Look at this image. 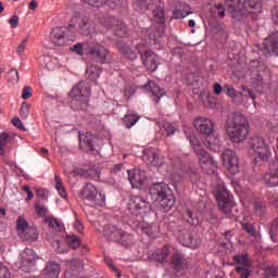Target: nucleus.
Segmentation results:
<instances>
[{
  "instance_id": "obj_34",
  "label": "nucleus",
  "mask_w": 278,
  "mask_h": 278,
  "mask_svg": "<svg viewBox=\"0 0 278 278\" xmlns=\"http://www.w3.org/2000/svg\"><path fill=\"white\" fill-rule=\"evenodd\" d=\"M170 262L174 270H176V273H179L181 268H184V254L175 252L172 256Z\"/></svg>"
},
{
  "instance_id": "obj_19",
  "label": "nucleus",
  "mask_w": 278,
  "mask_h": 278,
  "mask_svg": "<svg viewBox=\"0 0 278 278\" xmlns=\"http://www.w3.org/2000/svg\"><path fill=\"white\" fill-rule=\"evenodd\" d=\"M84 270V261L79 258L70 260L66 263L65 278H76Z\"/></svg>"
},
{
  "instance_id": "obj_28",
  "label": "nucleus",
  "mask_w": 278,
  "mask_h": 278,
  "mask_svg": "<svg viewBox=\"0 0 278 278\" xmlns=\"http://www.w3.org/2000/svg\"><path fill=\"white\" fill-rule=\"evenodd\" d=\"M60 273H62V268L60 267V264L53 261L48 262L46 264L45 269L42 270V275L49 278H58L60 277Z\"/></svg>"
},
{
  "instance_id": "obj_35",
  "label": "nucleus",
  "mask_w": 278,
  "mask_h": 278,
  "mask_svg": "<svg viewBox=\"0 0 278 278\" xmlns=\"http://www.w3.org/2000/svg\"><path fill=\"white\" fill-rule=\"evenodd\" d=\"M83 176L84 177H91V179H99L101 177V172L97 166H85L83 169Z\"/></svg>"
},
{
  "instance_id": "obj_14",
  "label": "nucleus",
  "mask_w": 278,
  "mask_h": 278,
  "mask_svg": "<svg viewBox=\"0 0 278 278\" xmlns=\"http://www.w3.org/2000/svg\"><path fill=\"white\" fill-rule=\"evenodd\" d=\"M140 47H142L141 43H138L136 46V49H132L131 46L125 43V42H118L117 49L124 60H128V62H136L138 60V53L142 55V52L139 51Z\"/></svg>"
},
{
  "instance_id": "obj_1",
  "label": "nucleus",
  "mask_w": 278,
  "mask_h": 278,
  "mask_svg": "<svg viewBox=\"0 0 278 278\" xmlns=\"http://www.w3.org/2000/svg\"><path fill=\"white\" fill-rule=\"evenodd\" d=\"M226 132L230 142H244L249 138V121L242 114H233L227 123Z\"/></svg>"
},
{
  "instance_id": "obj_18",
  "label": "nucleus",
  "mask_w": 278,
  "mask_h": 278,
  "mask_svg": "<svg viewBox=\"0 0 278 278\" xmlns=\"http://www.w3.org/2000/svg\"><path fill=\"white\" fill-rule=\"evenodd\" d=\"M141 61L143 66H146V68H148V71L151 73L157 71V66H160L157 54L151 50H147L143 54H141Z\"/></svg>"
},
{
  "instance_id": "obj_56",
  "label": "nucleus",
  "mask_w": 278,
  "mask_h": 278,
  "mask_svg": "<svg viewBox=\"0 0 278 278\" xmlns=\"http://www.w3.org/2000/svg\"><path fill=\"white\" fill-rule=\"evenodd\" d=\"M34 94V90L29 86H25L22 91V99L27 100Z\"/></svg>"
},
{
  "instance_id": "obj_53",
  "label": "nucleus",
  "mask_w": 278,
  "mask_h": 278,
  "mask_svg": "<svg viewBox=\"0 0 278 278\" xmlns=\"http://www.w3.org/2000/svg\"><path fill=\"white\" fill-rule=\"evenodd\" d=\"M20 116H22V118H27V116H29V104L26 102H23L21 105Z\"/></svg>"
},
{
  "instance_id": "obj_9",
  "label": "nucleus",
  "mask_w": 278,
  "mask_h": 278,
  "mask_svg": "<svg viewBox=\"0 0 278 278\" xmlns=\"http://www.w3.org/2000/svg\"><path fill=\"white\" fill-rule=\"evenodd\" d=\"M130 210H135L137 222L142 223L147 214H151V203L142 195H134L129 202Z\"/></svg>"
},
{
  "instance_id": "obj_54",
  "label": "nucleus",
  "mask_w": 278,
  "mask_h": 278,
  "mask_svg": "<svg viewBox=\"0 0 278 278\" xmlns=\"http://www.w3.org/2000/svg\"><path fill=\"white\" fill-rule=\"evenodd\" d=\"M65 242H67V244H81L79 237L75 235H67L65 238Z\"/></svg>"
},
{
  "instance_id": "obj_32",
  "label": "nucleus",
  "mask_w": 278,
  "mask_h": 278,
  "mask_svg": "<svg viewBox=\"0 0 278 278\" xmlns=\"http://www.w3.org/2000/svg\"><path fill=\"white\" fill-rule=\"evenodd\" d=\"M45 223L48 225V227H50V229H53V231H64V224L55 217H46Z\"/></svg>"
},
{
  "instance_id": "obj_12",
  "label": "nucleus",
  "mask_w": 278,
  "mask_h": 278,
  "mask_svg": "<svg viewBox=\"0 0 278 278\" xmlns=\"http://www.w3.org/2000/svg\"><path fill=\"white\" fill-rule=\"evenodd\" d=\"M233 261L241 266L236 267V273L240 278L251 277V270L253 261L250 260L249 254H237L233 256Z\"/></svg>"
},
{
  "instance_id": "obj_4",
  "label": "nucleus",
  "mask_w": 278,
  "mask_h": 278,
  "mask_svg": "<svg viewBox=\"0 0 278 278\" xmlns=\"http://www.w3.org/2000/svg\"><path fill=\"white\" fill-rule=\"evenodd\" d=\"M193 125L201 138L205 139L206 147L214 150V146L219 142L218 138H216V126L214 121L207 117H197L193 121Z\"/></svg>"
},
{
  "instance_id": "obj_16",
  "label": "nucleus",
  "mask_w": 278,
  "mask_h": 278,
  "mask_svg": "<svg viewBox=\"0 0 278 278\" xmlns=\"http://www.w3.org/2000/svg\"><path fill=\"white\" fill-rule=\"evenodd\" d=\"M68 28L64 26L54 27L51 33V41L53 42V45H55L56 47H64L68 45V40H71V38H68V35L66 34Z\"/></svg>"
},
{
  "instance_id": "obj_60",
  "label": "nucleus",
  "mask_w": 278,
  "mask_h": 278,
  "mask_svg": "<svg viewBox=\"0 0 278 278\" xmlns=\"http://www.w3.org/2000/svg\"><path fill=\"white\" fill-rule=\"evenodd\" d=\"M101 24L106 27V29H112L114 27V18L106 17L101 21Z\"/></svg>"
},
{
  "instance_id": "obj_47",
  "label": "nucleus",
  "mask_w": 278,
  "mask_h": 278,
  "mask_svg": "<svg viewBox=\"0 0 278 278\" xmlns=\"http://www.w3.org/2000/svg\"><path fill=\"white\" fill-rule=\"evenodd\" d=\"M18 79H21V76L18 75V70L12 68L11 71H9L10 84H18Z\"/></svg>"
},
{
  "instance_id": "obj_11",
  "label": "nucleus",
  "mask_w": 278,
  "mask_h": 278,
  "mask_svg": "<svg viewBox=\"0 0 278 278\" xmlns=\"http://www.w3.org/2000/svg\"><path fill=\"white\" fill-rule=\"evenodd\" d=\"M224 166L229 170L230 175H236L239 172L240 161L238 154L231 149H226L222 153Z\"/></svg>"
},
{
  "instance_id": "obj_20",
  "label": "nucleus",
  "mask_w": 278,
  "mask_h": 278,
  "mask_svg": "<svg viewBox=\"0 0 278 278\" xmlns=\"http://www.w3.org/2000/svg\"><path fill=\"white\" fill-rule=\"evenodd\" d=\"M168 192H170V188L164 182H154L150 187V197L155 203H157L160 199H163Z\"/></svg>"
},
{
  "instance_id": "obj_63",
  "label": "nucleus",
  "mask_w": 278,
  "mask_h": 278,
  "mask_svg": "<svg viewBox=\"0 0 278 278\" xmlns=\"http://www.w3.org/2000/svg\"><path fill=\"white\" fill-rule=\"evenodd\" d=\"M35 210H36V213L39 215V216H46L47 214V207L40 205V204H36L35 205Z\"/></svg>"
},
{
  "instance_id": "obj_40",
  "label": "nucleus",
  "mask_w": 278,
  "mask_h": 278,
  "mask_svg": "<svg viewBox=\"0 0 278 278\" xmlns=\"http://www.w3.org/2000/svg\"><path fill=\"white\" fill-rule=\"evenodd\" d=\"M101 67L97 66V65H90L87 68V75L89 78L92 79V81H97L98 77H101Z\"/></svg>"
},
{
  "instance_id": "obj_21",
  "label": "nucleus",
  "mask_w": 278,
  "mask_h": 278,
  "mask_svg": "<svg viewBox=\"0 0 278 278\" xmlns=\"http://www.w3.org/2000/svg\"><path fill=\"white\" fill-rule=\"evenodd\" d=\"M128 179L132 188H142L147 181V174L140 169H128Z\"/></svg>"
},
{
  "instance_id": "obj_17",
  "label": "nucleus",
  "mask_w": 278,
  "mask_h": 278,
  "mask_svg": "<svg viewBox=\"0 0 278 278\" xmlns=\"http://www.w3.org/2000/svg\"><path fill=\"white\" fill-rule=\"evenodd\" d=\"M262 181L268 188L278 186V161L269 166V170L263 175Z\"/></svg>"
},
{
  "instance_id": "obj_26",
  "label": "nucleus",
  "mask_w": 278,
  "mask_h": 278,
  "mask_svg": "<svg viewBox=\"0 0 278 278\" xmlns=\"http://www.w3.org/2000/svg\"><path fill=\"white\" fill-rule=\"evenodd\" d=\"M79 134V147L86 153H92L94 151L93 137L91 132H78Z\"/></svg>"
},
{
  "instance_id": "obj_22",
  "label": "nucleus",
  "mask_w": 278,
  "mask_h": 278,
  "mask_svg": "<svg viewBox=\"0 0 278 278\" xmlns=\"http://www.w3.org/2000/svg\"><path fill=\"white\" fill-rule=\"evenodd\" d=\"M264 49L267 55L275 53L278 55V33L271 31L264 41Z\"/></svg>"
},
{
  "instance_id": "obj_39",
  "label": "nucleus",
  "mask_w": 278,
  "mask_h": 278,
  "mask_svg": "<svg viewBox=\"0 0 278 278\" xmlns=\"http://www.w3.org/2000/svg\"><path fill=\"white\" fill-rule=\"evenodd\" d=\"M139 121L140 116L136 114H126L123 119L127 129H131V127H134V125H136Z\"/></svg>"
},
{
  "instance_id": "obj_44",
  "label": "nucleus",
  "mask_w": 278,
  "mask_h": 278,
  "mask_svg": "<svg viewBox=\"0 0 278 278\" xmlns=\"http://www.w3.org/2000/svg\"><path fill=\"white\" fill-rule=\"evenodd\" d=\"M242 229L247 231L250 236H253L256 238V240H260V236L257 235V230H255V227H253L250 223L242 222L241 223Z\"/></svg>"
},
{
  "instance_id": "obj_27",
  "label": "nucleus",
  "mask_w": 278,
  "mask_h": 278,
  "mask_svg": "<svg viewBox=\"0 0 278 278\" xmlns=\"http://www.w3.org/2000/svg\"><path fill=\"white\" fill-rule=\"evenodd\" d=\"M270 76V72L264 67L263 70H258L253 77L252 86L254 88H265L266 79Z\"/></svg>"
},
{
  "instance_id": "obj_38",
  "label": "nucleus",
  "mask_w": 278,
  "mask_h": 278,
  "mask_svg": "<svg viewBox=\"0 0 278 278\" xmlns=\"http://www.w3.org/2000/svg\"><path fill=\"white\" fill-rule=\"evenodd\" d=\"M34 266H36V263H31L25 258H21V262L17 263V268L18 270H22V273H31Z\"/></svg>"
},
{
  "instance_id": "obj_6",
  "label": "nucleus",
  "mask_w": 278,
  "mask_h": 278,
  "mask_svg": "<svg viewBox=\"0 0 278 278\" xmlns=\"http://www.w3.org/2000/svg\"><path fill=\"white\" fill-rule=\"evenodd\" d=\"M216 201L220 212L226 214L228 218H232V216H236V214H238V208L231 201V195H229V191H227V188H225V186L223 185H217L216 187Z\"/></svg>"
},
{
  "instance_id": "obj_37",
  "label": "nucleus",
  "mask_w": 278,
  "mask_h": 278,
  "mask_svg": "<svg viewBox=\"0 0 278 278\" xmlns=\"http://www.w3.org/2000/svg\"><path fill=\"white\" fill-rule=\"evenodd\" d=\"M22 260H26L27 262H31L33 264H36L38 260V255L36 252H34L33 249L26 248L22 254H21Z\"/></svg>"
},
{
  "instance_id": "obj_29",
  "label": "nucleus",
  "mask_w": 278,
  "mask_h": 278,
  "mask_svg": "<svg viewBox=\"0 0 278 278\" xmlns=\"http://www.w3.org/2000/svg\"><path fill=\"white\" fill-rule=\"evenodd\" d=\"M150 92L152 94V99L155 103H160L161 97H164L166 94V91L164 88H161L160 86L155 85L154 81H149Z\"/></svg>"
},
{
  "instance_id": "obj_43",
  "label": "nucleus",
  "mask_w": 278,
  "mask_h": 278,
  "mask_svg": "<svg viewBox=\"0 0 278 278\" xmlns=\"http://www.w3.org/2000/svg\"><path fill=\"white\" fill-rule=\"evenodd\" d=\"M224 90L226 91L227 97H229L230 99H238V97L242 99L243 97L242 92L236 91V89L230 85L224 86Z\"/></svg>"
},
{
  "instance_id": "obj_59",
  "label": "nucleus",
  "mask_w": 278,
  "mask_h": 278,
  "mask_svg": "<svg viewBox=\"0 0 278 278\" xmlns=\"http://www.w3.org/2000/svg\"><path fill=\"white\" fill-rule=\"evenodd\" d=\"M25 49H27V39H24L16 48L17 55H23L25 52Z\"/></svg>"
},
{
  "instance_id": "obj_8",
  "label": "nucleus",
  "mask_w": 278,
  "mask_h": 278,
  "mask_svg": "<svg viewBox=\"0 0 278 278\" xmlns=\"http://www.w3.org/2000/svg\"><path fill=\"white\" fill-rule=\"evenodd\" d=\"M103 237L108 242H116L117 244H127L134 240V237L123 228H118L115 225H106L103 228Z\"/></svg>"
},
{
  "instance_id": "obj_13",
  "label": "nucleus",
  "mask_w": 278,
  "mask_h": 278,
  "mask_svg": "<svg viewBox=\"0 0 278 278\" xmlns=\"http://www.w3.org/2000/svg\"><path fill=\"white\" fill-rule=\"evenodd\" d=\"M195 155L198 156L201 168H203L205 173H207L208 175L216 173V168H218V163L214 161V157H212L210 153H207V151L202 150Z\"/></svg>"
},
{
  "instance_id": "obj_10",
  "label": "nucleus",
  "mask_w": 278,
  "mask_h": 278,
  "mask_svg": "<svg viewBox=\"0 0 278 278\" xmlns=\"http://www.w3.org/2000/svg\"><path fill=\"white\" fill-rule=\"evenodd\" d=\"M249 146L252 151L256 153L257 157L262 160V162H268L273 153L270 152V147L266 143V140L262 137L254 136L250 139Z\"/></svg>"
},
{
  "instance_id": "obj_58",
  "label": "nucleus",
  "mask_w": 278,
  "mask_h": 278,
  "mask_svg": "<svg viewBox=\"0 0 278 278\" xmlns=\"http://www.w3.org/2000/svg\"><path fill=\"white\" fill-rule=\"evenodd\" d=\"M173 14V18H186L188 16V12L181 11V9H175Z\"/></svg>"
},
{
  "instance_id": "obj_55",
  "label": "nucleus",
  "mask_w": 278,
  "mask_h": 278,
  "mask_svg": "<svg viewBox=\"0 0 278 278\" xmlns=\"http://www.w3.org/2000/svg\"><path fill=\"white\" fill-rule=\"evenodd\" d=\"M254 210L258 216H262L266 212V204L257 202L254 204Z\"/></svg>"
},
{
  "instance_id": "obj_23",
  "label": "nucleus",
  "mask_w": 278,
  "mask_h": 278,
  "mask_svg": "<svg viewBox=\"0 0 278 278\" xmlns=\"http://www.w3.org/2000/svg\"><path fill=\"white\" fill-rule=\"evenodd\" d=\"M73 23L78 24L80 31L84 36H90L92 31H94V27L90 25L89 20L87 16L81 14H77L72 18Z\"/></svg>"
},
{
  "instance_id": "obj_5",
  "label": "nucleus",
  "mask_w": 278,
  "mask_h": 278,
  "mask_svg": "<svg viewBox=\"0 0 278 278\" xmlns=\"http://www.w3.org/2000/svg\"><path fill=\"white\" fill-rule=\"evenodd\" d=\"M91 89L88 81L80 80L73 87L70 92L73 105L76 110H86L88 108V99H90Z\"/></svg>"
},
{
  "instance_id": "obj_7",
  "label": "nucleus",
  "mask_w": 278,
  "mask_h": 278,
  "mask_svg": "<svg viewBox=\"0 0 278 278\" xmlns=\"http://www.w3.org/2000/svg\"><path fill=\"white\" fill-rule=\"evenodd\" d=\"M80 197L84 203L89 204L90 207H103L105 205V195L97 192V187L90 182L80 190Z\"/></svg>"
},
{
  "instance_id": "obj_42",
  "label": "nucleus",
  "mask_w": 278,
  "mask_h": 278,
  "mask_svg": "<svg viewBox=\"0 0 278 278\" xmlns=\"http://www.w3.org/2000/svg\"><path fill=\"white\" fill-rule=\"evenodd\" d=\"M54 182H55V189L58 190L60 197L62 199H66V189L64 188V184H62V178L60 176L55 175L54 176Z\"/></svg>"
},
{
  "instance_id": "obj_45",
  "label": "nucleus",
  "mask_w": 278,
  "mask_h": 278,
  "mask_svg": "<svg viewBox=\"0 0 278 278\" xmlns=\"http://www.w3.org/2000/svg\"><path fill=\"white\" fill-rule=\"evenodd\" d=\"M8 140H10V135L2 132L0 135V155H5V146L8 144Z\"/></svg>"
},
{
  "instance_id": "obj_25",
  "label": "nucleus",
  "mask_w": 278,
  "mask_h": 278,
  "mask_svg": "<svg viewBox=\"0 0 278 278\" xmlns=\"http://www.w3.org/2000/svg\"><path fill=\"white\" fill-rule=\"evenodd\" d=\"M175 205V195L172 191L163 195L159 201H156V207L161 212H170Z\"/></svg>"
},
{
  "instance_id": "obj_49",
  "label": "nucleus",
  "mask_w": 278,
  "mask_h": 278,
  "mask_svg": "<svg viewBox=\"0 0 278 278\" xmlns=\"http://www.w3.org/2000/svg\"><path fill=\"white\" fill-rule=\"evenodd\" d=\"M214 10L217 11V16H219V18H225V16H227V9H225V5L223 4H214Z\"/></svg>"
},
{
  "instance_id": "obj_36",
  "label": "nucleus",
  "mask_w": 278,
  "mask_h": 278,
  "mask_svg": "<svg viewBox=\"0 0 278 278\" xmlns=\"http://www.w3.org/2000/svg\"><path fill=\"white\" fill-rule=\"evenodd\" d=\"M31 226L27 223L23 216H20L16 220L17 236L22 237Z\"/></svg>"
},
{
  "instance_id": "obj_3",
  "label": "nucleus",
  "mask_w": 278,
  "mask_h": 278,
  "mask_svg": "<svg viewBox=\"0 0 278 278\" xmlns=\"http://www.w3.org/2000/svg\"><path fill=\"white\" fill-rule=\"evenodd\" d=\"M71 51H74L77 55H90L94 60H98L100 64H105L108 62V55H110V50L97 41L76 43L71 48Z\"/></svg>"
},
{
  "instance_id": "obj_24",
  "label": "nucleus",
  "mask_w": 278,
  "mask_h": 278,
  "mask_svg": "<svg viewBox=\"0 0 278 278\" xmlns=\"http://www.w3.org/2000/svg\"><path fill=\"white\" fill-rule=\"evenodd\" d=\"M168 255H170V245H162L149 255V260L164 264L168 260Z\"/></svg>"
},
{
  "instance_id": "obj_61",
  "label": "nucleus",
  "mask_w": 278,
  "mask_h": 278,
  "mask_svg": "<svg viewBox=\"0 0 278 278\" xmlns=\"http://www.w3.org/2000/svg\"><path fill=\"white\" fill-rule=\"evenodd\" d=\"M12 125L16 127L17 129H21V131H25V126L23 125V122L18 117H14L12 119Z\"/></svg>"
},
{
  "instance_id": "obj_62",
  "label": "nucleus",
  "mask_w": 278,
  "mask_h": 278,
  "mask_svg": "<svg viewBox=\"0 0 278 278\" xmlns=\"http://www.w3.org/2000/svg\"><path fill=\"white\" fill-rule=\"evenodd\" d=\"M71 245L68 244H58L55 248L56 253H68Z\"/></svg>"
},
{
  "instance_id": "obj_52",
  "label": "nucleus",
  "mask_w": 278,
  "mask_h": 278,
  "mask_svg": "<svg viewBox=\"0 0 278 278\" xmlns=\"http://www.w3.org/2000/svg\"><path fill=\"white\" fill-rule=\"evenodd\" d=\"M72 249L74 251H79L80 255H86L87 253L90 252V249L84 244H74V245H72Z\"/></svg>"
},
{
  "instance_id": "obj_31",
  "label": "nucleus",
  "mask_w": 278,
  "mask_h": 278,
  "mask_svg": "<svg viewBox=\"0 0 278 278\" xmlns=\"http://www.w3.org/2000/svg\"><path fill=\"white\" fill-rule=\"evenodd\" d=\"M154 21L164 25L166 23V14L164 13V2H160L152 12Z\"/></svg>"
},
{
  "instance_id": "obj_2",
  "label": "nucleus",
  "mask_w": 278,
  "mask_h": 278,
  "mask_svg": "<svg viewBox=\"0 0 278 278\" xmlns=\"http://www.w3.org/2000/svg\"><path fill=\"white\" fill-rule=\"evenodd\" d=\"M228 12L235 21H242L244 14H255L262 10V0H225Z\"/></svg>"
},
{
  "instance_id": "obj_57",
  "label": "nucleus",
  "mask_w": 278,
  "mask_h": 278,
  "mask_svg": "<svg viewBox=\"0 0 278 278\" xmlns=\"http://www.w3.org/2000/svg\"><path fill=\"white\" fill-rule=\"evenodd\" d=\"M36 195L39 199H42L43 201H47V199H49V191H47V189H37L36 190Z\"/></svg>"
},
{
  "instance_id": "obj_33",
  "label": "nucleus",
  "mask_w": 278,
  "mask_h": 278,
  "mask_svg": "<svg viewBox=\"0 0 278 278\" xmlns=\"http://www.w3.org/2000/svg\"><path fill=\"white\" fill-rule=\"evenodd\" d=\"M84 3L92 5V8H101L102 5H121V0H83Z\"/></svg>"
},
{
  "instance_id": "obj_50",
  "label": "nucleus",
  "mask_w": 278,
  "mask_h": 278,
  "mask_svg": "<svg viewBox=\"0 0 278 278\" xmlns=\"http://www.w3.org/2000/svg\"><path fill=\"white\" fill-rule=\"evenodd\" d=\"M163 128L166 131V136H173L177 131V127L168 122L163 124Z\"/></svg>"
},
{
  "instance_id": "obj_30",
  "label": "nucleus",
  "mask_w": 278,
  "mask_h": 278,
  "mask_svg": "<svg viewBox=\"0 0 278 278\" xmlns=\"http://www.w3.org/2000/svg\"><path fill=\"white\" fill-rule=\"evenodd\" d=\"M38 228L30 226L20 238L23 242H36L38 240Z\"/></svg>"
},
{
  "instance_id": "obj_51",
  "label": "nucleus",
  "mask_w": 278,
  "mask_h": 278,
  "mask_svg": "<svg viewBox=\"0 0 278 278\" xmlns=\"http://www.w3.org/2000/svg\"><path fill=\"white\" fill-rule=\"evenodd\" d=\"M116 36L119 38H123L124 36H127V26L125 24H119L115 26Z\"/></svg>"
},
{
  "instance_id": "obj_15",
  "label": "nucleus",
  "mask_w": 278,
  "mask_h": 278,
  "mask_svg": "<svg viewBox=\"0 0 278 278\" xmlns=\"http://www.w3.org/2000/svg\"><path fill=\"white\" fill-rule=\"evenodd\" d=\"M142 160L148 166H164V156H161L155 148H147Z\"/></svg>"
},
{
  "instance_id": "obj_46",
  "label": "nucleus",
  "mask_w": 278,
  "mask_h": 278,
  "mask_svg": "<svg viewBox=\"0 0 278 278\" xmlns=\"http://www.w3.org/2000/svg\"><path fill=\"white\" fill-rule=\"evenodd\" d=\"M277 231H278V217L274 219L269 228V236L273 242H277Z\"/></svg>"
},
{
  "instance_id": "obj_48",
  "label": "nucleus",
  "mask_w": 278,
  "mask_h": 278,
  "mask_svg": "<svg viewBox=\"0 0 278 278\" xmlns=\"http://www.w3.org/2000/svg\"><path fill=\"white\" fill-rule=\"evenodd\" d=\"M187 216V223H189V225H192V227H197V225H199V219L195 217L192 211H188Z\"/></svg>"
},
{
  "instance_id": "obj_64",
  "label": "nucleus",
  "mask_w": 278,
  "mask_h": 278,
  "mask_svg": "<svg viewBox=\"0 0 278 278\" xmlns=\"http://www.w3.org/2000/svg\"><path fill=\"white\" fill-rule=\"evenodd\" d=\"M10 269L5 267V265L0 269V278H10Z\"/></svg>"
},
{
  "instance_id": "obj_41",
  "label": "nucleus",
  "mask_w": 278,
  "mask_h": 278,
  "mask_svg": "<svg viewBox=\"0 0 278 278\" xmlns=\"http://www.w3.org/2000/svg\"><path fill=\"white\" fill-rule=\"evenodd\" d=\"M187 138L195 154L201 153V151H203V148L201 147V141H199V139H197L194 135H187Z\"/></svg>"
}]
</instances>
